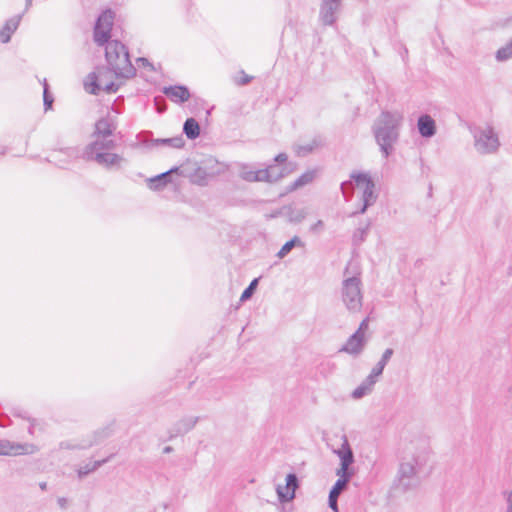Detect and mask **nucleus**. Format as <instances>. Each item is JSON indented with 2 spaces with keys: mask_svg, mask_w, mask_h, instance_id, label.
Here are the masks:
<instances>
[{
  "mask_svg": "<svg viewBox=\"0 0 512 512\" xmlns=\"http://www.w3.org/2000/svg\"><path fill=\"white\" fill-rule=\"evenodd\" d=\"M335 453L340 458V468L337 470L336 474L340 475V473H351L348 468L354 462V455L345 435L343 436L341 448L336 450Z\"/></svg>",
  "mask_w": 512,
  "mask_h": 512,
  "instance_id": "obj_14",
  "label": "nucleus"
},
{
  "mask_svg": "<svg viewBox=\"0 0 512 512\" xmlns=\"http://www.w3.org/2000/svg\"><path fill=\"white\" fill-rule=\"evenodd\" d=\"M350 178L355 181L357 188L362 189L363 206L358 213H365L367 208L373 205L377 200L375 193V183L367 173L353 172Z\"/></svg>",
  "mask_w": 512,
  "mask_h": 512,
  "instance_id": "obj_8",
  "label": "nucleus"
},
{
  "mask_svg": "<svg viewBox=\"0 0 512 512\" xmlns=\"http://www.w3.org/2000/svg\"><path fill=\"white\" fill-rule=\"evenodd\" d=\"M171 451H172V447H170V446H166V447L162 450V452H164V453H170Z\"/></svg>",
  "mask_w": 512,
  "mask_h": 512,
  "instance_id": "obj_53",
  "label": "nucleus"
},
{
  "mask_svg": "<svg viewBox=\"0 0 512 512\" xmlns=\"http://www.w3.org/2000/svg\"><path fill=\"white\" fill-rule=\"evenodd\" d=\"M316 176L315 170H308L304 172L301 176H299L291 185L289 190L294 191L297 190L307 184H310Z\"/></svg>",
  "mask_w": 512,
  "mask_h": 512,
  "instance_id": "obj_27",
  "label": "nucleus"
},
{
  "mask_svg": "<svg viewBox=\"0 0 512 512\" xmlns=\"http://www.w3.org/2000/svg\"><path fill=\"white\" fill-rule=\"evenodd\" d=\"M368 231V225L365 228H358L354 233V241H364Z\"/></svg>",
  "mask_w": 512,
  "mask_h": 512,
  "instance_id": "obj_38",
  "label": "nucleus"
},
{
  "mask_svg": "<svg viewBox=\"0 0 512 512\" xmlns=\"http://www.w3.org/2000/svg\"><path fill=\"white\" fill-rule=\"evenodd\" d=\"M305 218L304 211H298L297 214L292 218L295 222H301Z\"/></svg>",
  "mask_w": 512,
  "mask_h": 512,
  "instance_id": "obj_47",
  "label": "nucleus"
},
{
  "mask_svg": "<svg viewBox=\"0 0 512 512\" xmlns=\"http://www.w3.org/2000/svg\"><path fill=\"white\" fill-rule=\"evenodd\" d=\"M166 110V105L162 103V108H161V111L162 113Z\"/></svg>",
  "mask_w": 512,
  "mask_h": 512,
  "instance_id": "obj_56",
  "label": "nucleus"
},
{
  "mask_svg": "<svg viewBox=\"0 0 512 512\" xmlns=\"http://www.w3.org/2000/svg\"><path fill=\"white\" fill-rule=\"evenodd\" d=\"M207 173L202 167L197 168L195 171L194 177H199L200 179L197 181L198 184L203 185L206 179Z\"/></svg>",
  "mask_w": 512,
  "mask_h": 512,
  "instance_id": "obj_42",
  "label": "nucleus"
},
{
  "mask_svg": "<svg viewBox=\"0 0 512 512\" xmlns=\"http://www.w3.org/2000/svg\"><path fill=\"white\" fill-rule=\"evenodd\" d=\"M108 433H105L103 436H101V439H104V437H107Z\"/></svg>",
  "mask_w": 512,
  "mask_h": 512,
  "instance_id": "obj_57",
  "label": "nucleus"
},
{
  "mask_svg": "<svg viewBox=\"0 0 512 512\" xmlns=\"http://www.w3.org/2000/svg\"><path fill=\"white\" fill-rule=\"evenodd\" d=\"M343 0H322L319 9V21L323 26H333L338 20Z\"/></svg>",
  "mask_w": 512,
  "mask_h": 512,
  "instance_id": "obj_11",
  "label": "nucleus"
},
{
  "mask_svg": "<svg viewBox=\"0 0 512 512\" xmlns=\"http://www.w3.org/2000/svg\"><path fill=\"white\" fill-rule=\"evenodd\" d=\"M162 93L176 104H182L188 101L191 96L189 89L184 85L163 87Z\"/></svg>",
  "mask_w": 512,
  "mask_h": 512,
  "instance_id": "obj_16",
  "label": "nucleus"
},
{
  "mask_svg": "<svg viewBox=\"0 0 512 512\" xmlns=\"http://www.w3.org/2000/svg\"><path fill=\"white\" fill-rule=\"evenodd\" d=\"M113 21L114 13L111 10H106L99 15L94 27V41L98 45L108 44Z\"/></svg>",
  "mask_w": 512,
  "mask_h": 512,
  "instance_id": "obj_9",
  "label": "nucleus"
},
{
  "mask_svg": "<svg viewBox=\"0 0 512 512\" xmlns=\"http://www.w3.org/2000/svg\"><path fill=\"white\" fill-rule=\"evenodd\" d=\"M40 488H41L42 490L46 489V483H45V482L41 483V484H40Z\"/></svg>",
  "mask_w": 512,
  "mask_h": 512,
  "instance_id": "obj_55",
  "label": "nucleus"
},
{
  "mask_svg": "<svg viewBox=\"0 0 512 512\" xmlns=\"http://www.w3.org/2000/svg\"><path fill=\"white\" fill-rule=\"evenodd\" d=\"M43 100L45 110L51 109L53 104V98L48 94V88L46 82L44 83Z\"/></svg>",
  "mask_w": 512,
  "mask_h": 512,
  "instance_id": "obj_37",
  "label": "nucleus"
},
{
  "mask_svg": "<svg viewBox=\"0 0 512 512\" xmlns=\"http://www.w3.org/2000/svg\"><path fill=\"white\" fill-rule=\"evenodd\" d=\"M368 322H369L368 318H365L364 320H362L358 329L355 332H359L360 336L365 337V330L368 328Z\"/></svg>",
  "mask_w": 512,
  "mask_h": 512,
  "instance_id": "obj_43",
  "label": "nucleus"
},
{
  "mask_svg": "<svg viewBox=\"0 0 512 512\" xmlns=\"http://www.w3.org/2000/svg\"><path fill=\"white\" fill-rule=\"evenodd\" d=\"M39 450V446L34 443H19L0 439V455L2 456L32 455Z\"/></svg>",
  "mask_w": 512,
  "mask_h": 512,
  "instance_id": "obj_10",
  "label": "nucleus"
},
{
  "mask_svg": "<svg viewBox=\"0 0 512 512\" xmlns=\"http://www.w3.org/2000/svg\"><path fill=\"white\" fill-rule=\"evenodd\" d=\"M108 433H105L103 436H101V439H104V437H107Z\"/></svg>",
  "mask_w": 512,
  "mask_h": 512,
  "instance_id": "obj_58",
  "label": "nucleus"
},
{
  "mask_svg": "<svg viewBox=\"0 0 512 512\" xmlns=\"http://www.w3.org/2000/svg\"><path fill=\"white\" fill-rule=\"evenodd\" d=\"M384 368L385 365L378 361V363L372 368L368 376L378 381V378L382 375Z\"/></svg>",
  "mask_w": 512,
  "mask_h": 512,
  "instance_id": "obj_34",
  "label": "nucleus"
},
{
  "mask_svg": "<svg viewBox=\"0 0 512 512\" xmlns=\"http://www.w3.org/2000/svg\"><path fill=\"white\" fill-rule=\"evenodd\" d=\"M183 133L190 140H194L200 135V125L194 118H188L183 125Z\"/></svg>",
  "mask_w": 512,
  "mask_h": 512,
  "instance_id": "obj_24",
  "label": "nucleus"
},
{
  "mask_svg": "<svg viewBox=\"0 0 512 512\" xmlns=\"http://www.w3.org/2000/svg\"><path fill=\"white\" fill-rule=\"evenodd\" d=\"M171 145L175 148H180L184 145V140L182 137L162 139V145Z\"/></svg>",
  "mask_w": 512,
  "mask_h": 512,
  "instance_id": "obj_35",
  "label": "nucleus"
},
{
  "mask_svg": "<svg viewBox=\"0 0 512 512\" xmlns=\"http://www.w3.org/2000/svg\"><path fill=\"white\" fill-rule=\"evenodd\" d=\"M13 415L27 419L29 423L27 431L29 435L35 436L37 432L43 430V425L40 420L36 418L26 417L25 413H21L20 411L17 410L13 411Z\"/></svg>",
  "mask_w": 512,
  "mask_h": 512,
  "instance_id": "obj_28",
  "label": "nucleus"
},
{
  "mask_svg": "<svg viewBox=\"0 0 512 512\" xmlns=\"http://www.w3.org/2000/svg\"><path fill=\"white\" fill-rule=\"evenodd\" d=\"M79 157L83 158L78 147H67L52 151L48 160L60 168H68L69 165Z\"/></svg>",
  "mask_w": 512,
  "mask_h": 512,
  "instance_id": "obj_12",
  "label": "nucleus"
},
{
  "mask_svg": "<svg viewBox=\"0 0 512 512\" xmlns=\"http://www.w3.org/2000/svg\"><path fill=\"white\" fill-rule=\"evenodd\" d=\"M377 383L372 377L367 376L361 384L352 392L354 399H361L373 391L374 385Z\"/></svg>",
  "mask_w": 512,
  "mask_h": 512,
  "instance_id": "obj_22",
  "label": "nucleus"
},
{
  "mask_svg": "<svg viewBox=\"0 0 512 512\" xmlns=\"http://www.w3.org/2000/svg\"><path fill=\"white\" fill-rule=\"evenodd\" d=\"M410 454L404 456L400 461L397 475L394 480L396 489L407 492L415 489L420 484L419 473L426 465L429 457V449L426 443L415 450L410 449Z\"/></svg>",
  "mask_w": 512,
  "mask_h": 512,
  "instance_id": "obj_2",
  "label": "nucleus"
},
{
  "mask_svg": "<svg viewBox=\"0 0 512 512\" xmlns=\"http://www.w3.org/2000/svg\"><path fill=\"white\" fill-rule=\"evenodd\" d=\"M266 175L262 176L263 182L274 183L287 175L286 168H280L275 164L267 166L262 169Z\"/></svg>",
  "mask_w": 512,
  "mask_h": 512,
  "instance_id": "obj_21",
  "label": "nucleus"
},
{
  "mask_svg": "<svg viewBox=\"0 0 512 512\" xmlns=\"http://www.w3.org/2000/svg\"><path fill=\"white\" fill-rule=\"evenodd\" d=\"M150 133L145 132L141 133L137 136L136 145L139 147H143L145 149H153L154 147H158L160 140L159 139H150Z\"/></svg>",
  "mask_w": 512,
  "mask_h": 512,
  "instance_id": "obj_29",
  "label": "nucleus"
},
{
  "mask_svg": "<svg viewBox=\"0 0 512 512\" xmlns=\"http://www.w3.org/2000/svg\"><path fill=\"white\" fill-rule=\"evenodd\" d=\"M257 284H258V279L257 278L253 279L251 281V283L249 284V286L243 291V293L240 297V300L246 301V300L250 299L257 287Z\"/></svg>",
  "mask_w": 512,
  "mask_h": 512,
  "instance_id": "obj_33",
  "label": "nucleus"
},
{
  "mask_svg": "<svg viewBox=\"0 0 512 512\" xmlns=\"http://www.w3.org/2000/svg\"><path fill=\"white\" fill-rule=\"evenodd\" d=\"M296 245H303L301 239L298 236H294L291 240L287 241L278 251L277 257L284 258Z\"/></svg>",
  "mask_w": 512,
  "mask_h": 512,
  "instance_id": "obj_32",
  "label": "nucleus"
},
{
  "mask_svg": "<svg viewBox=\"0 0 512 512\" xmlns=\"http://www.w3.org/2000/svg\"><path fill=\"white\" fill-rule=\"evenodd\" d=\"M137 62L141 63L143 66H150V63L145 58H138Z\"/></svg>",
  "mask_w": 512,
  "mask_h": 512,
  "instance_id": "obj_50",
  "label": "nucleus"
},
{
  "mask_svg": "<svg viewBox=\"0 0 512 512\" xmlns=\"http://www.w3.org/2000/svg\"><path fill=\"white\" fill-rule=\"evenodd\" d=\"M402 121L403 115L400 112L384 111L374 123V137L384 158H388L394 150Z\"/></svg>",
  "mask_w": 512,
  "mask_h": 512,
  "instance_id": "obj_3",
  "label": "nucleus"
},
{
  "mask_svg": "<svg viewBox=\"0 0 512 512\" xmlns=\"http://www.w3.org/2000/svg\"><path fill=\"white\" fill-rule=\"evenodd\" d=\"M339 476L340 478L335 482L329 492V495L336 498H338L342 491L346 488L350 478L352 477V473H340Z\"/></svg>",
  "mask_w": 512,
  "mask_h": 512,
  "instance_id": "obj_25",
  "label": "nucleus"
},
{
  "mask_svg": "<svg viewBox=\"0 0 512 512\" xmlns=\"http://www.w3.org/2000/svg\"><path fill=\"white\" fill-rule=\"evenodd\" d=\"M344 276L345 279L342 282L341 288L342 301L350 312H359L362 308L363 300L361 278L357 275H349V265L344 270Z\"/></svg>",
  "mask_w": 512,
  "mask_h": 512,
  "instance_id": "obj_5",
  "label": "nucleus"
},
{
  "mask_svg": "<svg viewBox=\"0 0 512 512\" xmlns=\"http://www.w3.org/2000/svg\"><path fill=\"white\" fill-rule=\"evenodd\" d=\"M506 502L507 507L505 512H512V491L507 495Z\"/></svg>",
  "mask_w": 512,
  "mask_h": 512,
  "instance_id": "obj_46",
  "label": "nucleus"
},
{
  "mask_svg": "<svg viewBox=\"0 0 512 512\" xmlns=\"http://www.w3.org/2000/svg\"><path fill=\"white\" fill-rule=\"evenodd\" d=\"M366 343V337L360 336L359 332H354L339 349V352H344L353 357H357L364 351Z\"/></svg>",
  "mask_w": 512,
  "mask_h": 512,
  "instance_id": "obj_13",
  "label": "nucleus"
},
{
  "mask_svg": "<svg viewBox=\"0 0 512 512\" xmlns=\"http://www.w3.org/2000/svg\"><path fill=\"white\" fill-rule=\"evenodd\" d=\"M117 117L118 112L111 108L96 122L94 140L86 145L82 151L85 160L95 161L106 168L121 164L123 158L110 152L115 147V142L110 137L117 127Z\"/></svg>",
  "mask_w": 512,
  "mask_h": 512,
  "instance_id": "obj_1",
  "label": "nucleus"
},
{
  "mask_svg": "<svg viewBox=\"0 0 512 512\" xmlns=\"http://www.w3.org/2000/svg\"><path fill=\"white\" fill-rule=\"evenodd\" d=\"M58 501H59V503H60V505H61V506H63V505H64V503H65V499H64V498H60Z\"/></svg>",
  "mask_w": 512,
  "mask_h": 512,
  "instance_id": "obj_54",
  "label": "nucleus"
},
{
  "mask_svg": "<svg viewBox=\"0 0 512 512\" xmlns=\"http://www.w3.org/2000/svg\"><path fill=\"white\" fill-rule=\"evenodd\" d=\"M323 145H324L323 138L320 136H317V137H314L310 142H308L304 145H299L296 148V154L298 156L303 157V156H306L309 153L313 152L315 149L322 147Z\"/></svg>",
  "mask_w": 512,
  "mask_h": 512,
  "instance_id": "obj_23",
  "label": "nucleus"
},
{
  "mask_svg": "<svg viewBox=\"0 0 512 512\" xmlns=\"http://www.w3.org/2000/svg\"><path fill=\"white\" fill-rule=\"evenodd\" d=\"M154 102H155V107H156L157 112H160V98L158 96H156L154 98Z\"/></svg>",
  "mask_w": 512,
  "mask_h": 512,
  "instance_id": "obj_51",
  "label": "nucleus"
},
{
  "mask_svg": "<svg viewBox=\"0 0 512 512\" xmlns=\"http://www.w3.org/2000/svg\"><path fill=\"white\" fill-rule=\"evenodd\" d=\"M298 488V478L296 474L290 473L286 477V485L277 487L279 500L282 502L291 501L295 497V491Z\"/></svg>",
  "mask_w": 512,
  "mask_h": 512,
  "instance_id": "obj_15",
  "label": "nucleus"
},
{
  "mask_svg": "<svg viewBox=\"0 0 512 512\" xmlns=\"http://www.w3.org/2000/svg\"><path fill=\"white\" fill-rule=\"evenodd\" d=\"M32 2H33V0H25V4H26V9L25 10L26 11L31 7Z\"/></svg>",
  "mask_w": 512,
  "mask_h": 512,
  "instance_id": "obj_52",
  "label": "nucleus"
},
{
  "mask_svg": "<svg viewBox=\"0 0 512 512\" xmlns=\"http://www.w3.org/2000/svg\"><path fill=\"white\" fill-rule=\"evenodd\" d=\"M251 80H252V77H251V76H249V75H244V76L241 78V80L239 81V84H240V85H246V84L250 83V82H251Z\"/></svg>",
  "mask_w": 512,
  "mask_h": 512,
  "instance_id": "obj_48",
  "label": "nucleus"
},
{
  "mask_svg": "<svg viewBox=\"0 0 512 512\" xmlns=\"http://www.w3.org/2000/svg\"><path fill=\"white\" fill-rule=\"evenodd\" d=\"M178 168H171L165 172H162V186L166 185L168 182L171 181V176L173 173H177Z\"/></svg>",
  "mask_w": 512,
  "mask_h": 512,
  "instance_id": "obj_39",
  "label": "nucleus"
},
{
  "mask_svg": "<svg viewBox=\"0 0 512 512\" xmlns=\"http://www.w3.org/2000/svg\"><path fill=\"white\" fill-rule=\"evenodd\" d=\"M323 227V221L318 220L314 225L311 226L312 231H318L319 229H322Z\"/></svg>",
  "mask_w": 512,
  "mask_h": 512,
  "instance_id": "obj_49",
  "label": "nucleus"
},
{
  "mask_svg": "<svg viewBox=\"0 0 512 512\" xmlns=\"http://www.w3.org/2000/svg\"><path fill=\"white\" fill-rule=\"evenodd\" d=\"M150 189L158 190L160 188V174L147 180Z\"/></svg>",
  "mask_w": 512,
  "mask_h": 512,
  "instance_id": "obj_40",
  "label": "nucleus"
},
{
  "mask_svg": "<svg viewBox=\"0 0 512 512\" xmlns=\"http://www.w3.org/2000/svg\"><path fill=\"white\" fill-rule=\"evenodd\" d=\"M474 142L475 149L480 154L495 153L500 146L498 135L491 126L476 129L474 132Z\"/></svg>",
  "mask_w": 512,
  "mask_h": 512,
  "instance_id": "obj_7",
  "label": "nucleus"
},
{
  "mask_svg": "<svg viewBox=\"0 0 512 512\" xmlns=\"http://www.w3.org/2000/svg\"><path fill=\"white\" fill-rule=\"evenodd\" d=\"M197 423V418H183L177 421L171 429L168 430L169 437L168 439L171 440L174 437H177L178 435L185 434L189 432Z\"/></svg>",
  "mask_w": 512,
  "mask_h": 512,
  "instance_id": "obj_17",
  "label": "nucleus"
},
{
  "mask_svg": "<svg viewBox=\"0 0 512 512\" xmlns=\"http://www.w3.org/2000/svg\"><path fill=\"white\" fill-rule=\"evenodd\" d=\"M22 20V14L15 15L8 19L0 30V41L3 44L11 40L13 33L18 29Z\"/></svg>",
  "mask_w": 512,
  "mask_h": 512,
  "instance_id": "obj_18",
  "label": "nucleus"
},
{
  "mask_svg": "<svg viewBox=\"0 0 512 512\" xmlns=\"http://www.w3.org/2000/svg\"><path fill=\"white\" fill-rule=\"evenodd\" d=\"M352 189H353V187H352L351 181H345L341 184V191L347 200L350 199L353 194Z\"/></svg>",
  "mask_w": 512,
  "mask_h": 512,
  "instance_id": "obj_36",
  "label": "nucleus"
},
{
  "mask_svg": "<svg viewBox=\"0 0 512 512\" xmlns=\"http://www.w3.org/2000/svg\"><path fill=\"white\" fill-rule=\"evenodd\" d=\"M337 500H338V498H336V497H332L331 495H329V497H328L329 507H330L334 512H339V510H338V503H337Z\"/></svg>",
  "mask_w": 512,
  "mask_h": 512,
  "instance_id": "obj_44",
  "label": "nucleus"
},
{
  "mask_svg": "<svg viewBox=\"0 0 512 512\" xmlns=\"http://www.w3.org/2000/svg\"><path fill=\"white\" fill-rule=\"evenodd\" d=\"M110 458L111 457H108V458H105V459L99 460V461L89 462V463H86L85 465L80 466L77 469L78 477L80 479L84 478L88 474H90V473L94 472L95 470H97L103 464L107 463L110 460Z\"/></svg>",
  "mask_w": 512,
  "mask_h": 512,
  "instance_id": "obj_26",
  "label": "nucleus"
},
{
  "mask_svg": "<svg viewBox=\"0 0 512 512\" xmlns=\"http://www.w3.org/2000/svg\"><path fill=\"white\" fill-rule=\"evenodd\" d=\"M418 130L421 136L430 138L436 133L435 121L429 115H422L418 119Z\"/></svg>",
  "mask_w": 512,
  "mask_h": 512,
  "instance_id": "obj_20",
  "label": "nucleus"
},
{
  "mask_svg": "<svg viewBox=\"0 0 512 512\" xmlns=\"http://www.w3.org/2000/svg\"><path fill=\"white\" fill-rule=\"evenodd\" d=\"M394 351L392 348H387L382 356H381V359L379 360V362L383 363L385 366L387 365V363L389 362V360L391 359L392 355H393Z\"/></svg>",
  "mask_w": 512,
  "mask_h": 512,
  "instance_id": "obj_41",
  "label": "nucleus"
},
{
  "mask_svg": "<svg viewBox=\"0 0 512 512\" xmlns=\"http://www.w3.org/2000/svg\"><path fill=\"white\" fill-rule=\"evenodd\" d=\"M100 441V439H95L93 441L84 442L81 444L73 443L72 441H62L59 443L60 449H66V450H74V449H87L94 444H97Z\"/></svg>",
  "mask_w": 512,
  "mask_h": 512,
  "instance_id": "obj_31",
  "label": "nucleus"
},
{
  "mask_svg": "<svg viewBox=\"0 0 512 512\" xmlns=\"http://www.w3.org/2000/svg\"><path fill=\"white\" fill-rule=\"evenodd\" d=\"M111 68L99 67L87 76L84 83L85 89L90 94L97 95L100 91L115 93L119 84L114 79H118Z\"/></svg>",
  "mask_w": 512,
  "mask_h": 512,
  "instance_id": "obj_6",
  "label": "nucleus"
},
{
  "mask_svg": "<svg viewBox=\"0 0 512 512\" xmlns=\"http://www.w3.org/2000/svg\"><path fill=\"white\" fill-rule=\"evenodd\" d=\"M106 61L117 77L130 78L135 74L125 45L117 40L108 42L105 48Z\"/></svg>",
  "mask_w": 512,
  "mask_h": 512,
  "instance_id": "obj_4",
  "label": "nucleus"
},
{
  "mask_svg": "<svg viewBox=\"0 0 512 512\" xmlns=\"http://www.w3.org/2000/svg\"><path fill=\"white\" fill-rule=\"evenodd\" d=\"M287 154L286 153H279L277 156H275L274 161L278 163H284L287 160Z\"/></svg>",
  "mask_w": 512,
  "mask_h": 512,
  "instance_id": "obj_45",
  "label": "nucleus"
},
{
  "mask_svg": "<svg viewBox=\"0 0 512 512\" xmlns=\"http://www.w3.org/2000/svg\"><path fill=\"white\" fill-rule=\"evenodd\" d=\"M495 58L498 62H505L512 58V37L504 46L497 50Z\"/></svg>",
  "mask_w": 512,
  "mask_h": 512,
  "instance_id": "obj_30",
  "label": "nucleus"
},
{
  "mask_svg": "<svg viewBox=\"0 0 512 512\" xmlns=\"http://www.w3.org/2000/svg\"><path fill=\"white\" fill-rule=\"evenodd\" d=\"M266 173L262 169L254 170L248 164H241L239 168V177L247 182H263L262 176Z\"/></svg>",
  "mask_w": 512,
  "mask_h": 512,
  "instance_id": "obj_19",
  "label": "nucleus"
}]
</instances>
